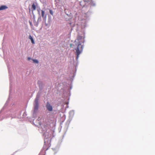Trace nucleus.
<instances>
[{"instance_id":"f257e3e1","label":"nucleus","mask_w":155,"mask_h":155,"mask_svg":"<svg viewBox=\"0 0 155 155\" xmlns=\"http://www.w3.org/2000/svg\"><path fill=\"white\" fill-rule=\"evenodd\" d=\"M84 42V39L82 36L79 35L78 36L77 39L75 41V42L78 43L77 45V47L75 48L76 54L77 56L76 59L77 60L79 57V55L82 52L83 47L81 45V43H83Z\"/></svg>"},{"instance_id":"f03ea898","label":"nucleus","mask_w":155,"mask_h":155,"mask_svg":"<svg viewBox=\"0 0 155 155\" xmlns=\"http://www.w3.org/2000/svg\"><path fill=\"white\" fill-rule=\"evenodd\" d=\"M50 142V140L47 141H46L45 140V144L43 146V148L45 150H48L51 146Z\"/></svg>"},{"instance_id":"7ed1b4c3","label":"nucleus","mask_w":155,"mask_h":155,"mask_svg":"<svg viewBox=\"0 0 155 155\" xmlns=\"http://www.w3.org/2000/svg\"><path fill=\"white\" fill-rule=\"evenodd\" d=\"M39 100V97H37L35 100V104L34 105V108L35 110H37L38 107V101Z\"/></svg>"},{"instance_id":"20e7f679","label":"nucleus","mask_w":155,"mask_h":155,"mask_svg":"<svg viewBox=\"0 0 155 155\" xmlns=\"http://www.w3.org/2000/svg\"><path fill=\"white\" fill-rule=\"evenodd\" d=\"M46 107L47 109L50 111H52L53 110L52 106L51 105L50 103L48 102L47 103L46 105Z\"/></svg>"},{"instance_id":"39448f33","label":"nucleus","mask_w":155,"mask_h":155,"mask_svg":"<svg viewBox=\"0 0 155 155\" xmlns=\"http://www.w3.org/2000/svg\"><path fill=\"white\" fill-rule=\"evenodd\" d=\"M8 8V7L5 5H2L0 7V11L5 10Z\"/></svg>"},{"instance_id":"423d86ee","label":"nucleus","mask_w":155,"mask_h":155,"mask_svg":"<svg viewBox=\"0 0 155 155\" xmlns=\"http://www.w3.org/2000/svg\"><path fill=\"white\" fill-rule=\"evenodd\" d=\"M28 38L29 39H30L31 40V43L33 44H35L34 41L32 37H31V35H29Z\"/></svg>"},{"instance_id":"0eeeda50","label":"nucleus","mask_w":155,"mask_h":155,"mask_svg":"<svg viewBox=\"0 0 155 155\" xmlns=\"http://www.w3.org/2000/svg\"><path fill=\"white\" fill-rule=\"evenodd\" d=\"M41 16L42 17L44 18H46V16L45 15V16H44V14H45V12L43 10L41 11Z\"/></svg>"},{"instance_id":"6e6552de","label":"nucleus","mask_w":155,"mask_h":155,"mask_svg":"<svg viewBox=\"0 0 155 155\" xmlns=\"http://www.w3.org/2000/svg\"><path fill=\"white\" fill-rule=\"evenodd\" d=\"M32 8L33 9V11L35 10L36 9V6L34 3H33L31 6Z\"/></svg>"},{"instance_id":"1a4fd4ad","label":"nucleus","mask_w":155,"mask_h":155,"mask_svg":"<svg viewBox=\"0 0 155 155\" xmlns=\"http://www.w3.org/2000/svg\"><path fill=\"white\" fill-rule=\"evenodd\" d=\"M33 62L34 63H38V61L37 60L33 59Z\"/></svg>"},{"instance_id":"9d476101","label":"nucleus","mask_w":155,"mask_h":155,"mask_svg":"<svg viewBox=\"0 0 155 155\" xmlns=\"http://www.w3.org/2000/svg\"><path fill=\"white\" fill-rule=\"evenodd\" d=\"M49 12H50V14L51 15H53V11L52 10H49Z\"/></svg>"},{"instance_id":"9b49d317","label":"nucleus","mask_w":155,"mask_h":155,"mask_svg":"<svg viewBox=\"0 0 155 155\" xmlns=\"http://www.w3.org/2000/svg\"><path fill=\"white\" fill-rule=\"evenodd\" d=\"M72 45V44H70V46H71Z\"/></svg>"}]
</instances>
